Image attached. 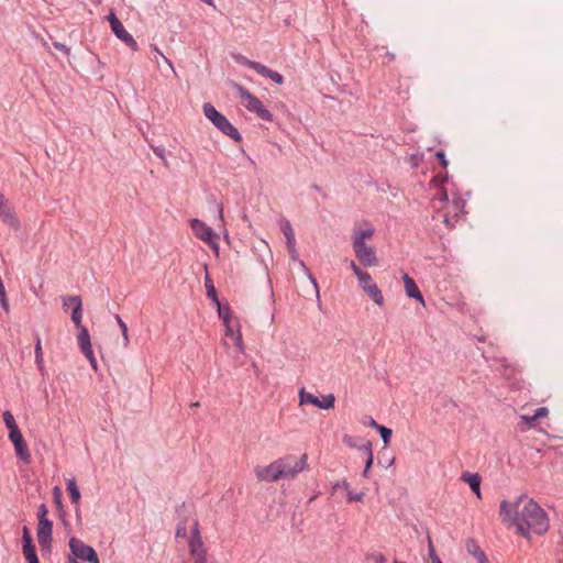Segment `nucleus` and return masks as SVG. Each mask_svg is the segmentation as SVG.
Instances as JSON below:
<instances>
[{"label": "nucleus", "instance_id": "nucleus-1", "mask_svg": "<svg viewBox=\"0 0 563 563\" xmlns=\"http://www.w3.org/2000/svg\"><path fill=\"white\" fill-rule=\"evenodd\" d=\"M499 516L504 522L516 526L526 538L530 532L542 534L549 529L545 511L531 498L520 496L515 503L503 500Z\"/></svg>", "mask_w": 563, "mask_h": 563}, {"label": "nucleus", "instance_id": "nucleus-2", "mask_svg": "<svg viewBox=\"0 0 563 563\" xmlns=\"http://www.w3.org/2000/svg\"><path fill=\"white\" fill-rule=\"evenodd\" d=\"M277 460L282 479L292 481L308 466V455L306 453L299 457L294 454H287Z\"/></svg>", "mask_w": 563, "mask_h": 563}, {"label": "nucleus", "instance_id": "nucleus-3", "mask_svg": "<svg viewBox=\"0 0 563 563\" xmlns=\"http://www.w3.org/2000/svg\"><path fill=\"white\" fill-rule=\"evenodd\" d=\"M202 110L205 117L210 120L220 132L235 142H240L242 140L240 132L211 103H205Z\"/></svg>", "mask_w": 563, "mask_h": 563}, {"label": "nucleus", "instance_id": "nucleus-4", "mask_svg": "<svg viewBox=\"0 0 563 563\" xmlns=\"http://www.w3.org/2000/svg\"><path fill=\"white\" fill-rule=\"evenodd\" d=\"M243 106L250 111L255 113L260 119L272 121L273 114L264 107V104L253 96L247 89L241 85H234Z\"/></svg>", "mask_w": 563, "mask_h": 563}, {"label": "nucleus", "instance_id": "nucleus-5", "mask_svg": "<svg viewBox=\"0 0 563 563\" xmlns=\"http://www.w3.org/2000/svg\"><path fill=\"white\" fill-rule=\"evenodd\" d=\"M190 228L194 231L195 235L206 242L216 253L219 255V235L214 232L212 228L207 225L203 221L199 219H192L190 221Z\"/></svg>", "mask_w": 563, "mask_h": 563}, {"label": "nucleus", "instance_id": "nucleus-6", "mask_svg": "<svg viewBox=\"0 0 563 563\" xmlns=\"http://www.w3.org/2000/svg\"><path fill=\"white\" fill-rule=\"evenodd\" d=\"M355 257L361 265L365 267H375L378 265V257L373 245L367 243L352 244Z\"/></svg>", "mask_w": 563, "mask_h": 563}, {"label": "nucleus", "instance_id": "nucleus-7", "mask_svg": "<svg viewBox=\"0 0 563 563\" xmlns=\"http://www.w3.org/2000/svg\"><path fill=\"white\" fill-rule=\"evenodd\" d=\"M224 330V341L223 344L227 349L230 347V344L233 346L232 356L235 360H239L240 356L244 353V345L242 342V336L239 330H234L231 325V322L223 323Z\"/></svg>", "mask_w": 563, "mask_h": 563}, {"label": "nucleus", "instance_id": "nucleus-8", "mask_svg": "<svg viewBox=\"0 0 563 563\" xmlns=\"http://www.w3.org/2000/svg\"><path fill=\"white\" fill-rule=\"evenodd\" d=\"M335 397L333 394H329L325 396H322L321 398L312 395L311 393H308L305 390V388H301L299 390V404L305 405L309 404L314 407H318L323 410H329L334 407Z\"/></svg>", "mask_w": 563, "mask_h": 563}, {"label": "nucleus", "instance_id": "nucleus-9", "mask_svg": "<svg viewBox=\"0 0 563 563\" xmlns=\"http://www.w3.org/2000/svg\"><path fill=\"white\" fill-rule=\"evenodd\" d=\"M108 21L110 23L111 31L114 33V35L120 38L122 42H124L131 49L137 51L139 45L136 41L133 38V36L125 30L121 21L117 18V15L111 12L108 15Z\"/></svg>", "mask_w": 563, "mask_h": 563}, {"label": "nucleus", "instance_id": "nucleus-10", "mask_svg": "<svg viewBox=\"0 0 563 563\" xmlns=\"http://www.w3.org/2000/svg\"><path fill=\"white\" fill-rule=\"evenodd\" d=\"M69 548L71 551V559H75L76 561L82 560V561H91V559L95 560V556L97 555L93 548L90 545L85 544L81 540L71 538L69 540Z\"/></svg>", "mask_w": 563, "mask_h": 563}, {"label": "nucleus", "instance_id": "nucleus-11", "mask_svg": "<svg viewBox=\"0 0 563 563\" xmlns=\"http://www.w3.org/2000/svg\"><path fill=\"white\" fill-rule=\"evenodd\" d=\"M279 229L285 236L287 250L291 260L297 257V244L292 225L288 219L282 217L278 221Z\"/></svg>", "mask_w": 563, "mask_h": 563}, {"label": "nucleus", "instance_id": "nucleus-12", "mask_svg": "<svg viewBox=\"0 0 563 563\" xmlns=\"http://www.w3.org/2000/svg\"><path fill=\"white\" fill-rule=\"evenodd\" d=\"M257 479L264 482H278L282 479L278 460H275L267 466L257 465L254 468Z\"/></svg>", "mask_w": 563, "mask_h": 563}, {"label": "nucleus", "instance_id": "nucleus-13", "mask_svg": "<svg viewBox=\"0 0 563 563\" xmlns=\"http://www.w3.org/2000/svg\"><path fill=\"white\" fill-rule=\"evenodd\" d=\"M189 550H190V554L194 558V560L202 559V558L207 556V551H206V548L201 540V536L199 533L197 522L194 523V527L191 529V536H190V540H189Z\"/></svg>", "mask_w": 563, "mask_h": 563}, {"label": "nucleus", "instance_id": "nucleus-14", "mask_svg": "<svg viewBox=\"0 0 563 563\" xmlns=\"http://www.w3.org/2000/svg\"><path fill=\"white\" fill-rule=\"evenodd\" d=\"M9 439L14 446L16 456L25 463L30 462L31 454L20 430L9 432Z\"/></svg>", "mask_w": 563, "mask_h": 563}, {"label": "nucleus", "instance_id": "nucleus-15", "mask_svg": "<svg viewBox=\"0 0 563 563\" xmlns=\"http://www.w3.org/2000/svg\"><path fill=\"white\" fill-rule=\"evenodd\" d=\"M375 234V228L367 222H363L360 224H356L351 234V243H366V240H369Z\"/></svg>", "mask_w": 563, "mask_h": 563}, {"label": "nucleus", "instance_id": "nucleus-16", "mask_svg": "<svg viewBox=\"0 0 563 563\" xmlns=\"http://www.w3.org/2000/svg\"><path fill=\"white\" fill-rule=\"evenodd\" d=\"M53 522L48 519L40 520L37 527V541L42 549L48 548L52 541Z\"/></svg>", "mask_w": 563, "mask_h": 563}, {"label": "nucleus", "instance_id": "nucleus-17", "mask_svg": "<svg viewBox=\"0 0 563 563\" xmlns=\"http://www.w3.org/2000/svg\"><path fill=\"white\" fill-rule=\"evenodd\" d=\"M402 279H404L405 290H406L407 296L409 298H413V299L420 301L422 305H424V299L422 297V294L420 292L415 280L408 274H405L402 276Z\"/></svg>", "mask_w": 563, "mask_h": 563}, {"label": "nucleus", "instance_id": "nucleus-18", "mask_svg": "<svg viewBox=\"0 0 563 563\" xmlns=\"http://www.w3.org/2000/svg\"><path fill=\"white\" fill-rule=\"evenodd\" d=\"M461 479L468 484L470 488L476 494L478 498L482 497L481 494V477L477 473H463Z\"/></svg>", "mask_w": 563, "mask_h": 563}, {"label": "nucleus", "instance_id": "nucleus-19", "mask_svg": "<svg viewBox=\"0 0 563 563\" xmlns=\"http://www.w3.org/2000/svg\"><path fill=\"white\" fill-rule=\"evenodd\" d=\"M0 218L10 227L18 229L20 227L19 219L16 218L14 211L12 208L8 206V202H5L0 208Z\"/></svg>", "mask_w": 563, "mask_h": 563}, {"label": "nucleus", "instance_id": "nucleus-20", "mask_svg": "<svg viewBox=\"0 0 563 563\" xmlns=\"http://www.w3.org/2000/svg\"><path fill=\"white\" fill-rule=\"evenodd\" d=\"M70 301L74 302V309L71 313V321L75 323L77 329L84 328L81 323L82 319V302L81 298L79 296H76L75 298L70 299Z\"/></svg>", "mask_w": 563, "mask_h": 563}, {"label": "nucleus", "instance_id": "nucleus-21", "mask_svg": "<svg viewBox=\"0 0 563 563\" xmlns=\"http://www.w3.org/2000/svg\"><path fill=\"white\" fill-rule=\"evenodd\" d=\"M253 66H254V70L257 74L272 79L274 82H276L278 85H282L284 82V77L279 73L269 69L265 65H253Z\"/></svg>", "mask_w": 563, "mask_h": 563}, {"label": "nucleus", "instance_id": "nucleus-22", "mask_svg": "<svg viewBox=\"0 0 563 563\" xmlns=\"http://www.w3.org/2000/svg\"><path fill=\"white\" fill-rule=\"evenodd\" d=\"M291 261L294 263H296L298 265V267L301 269V272L307 276V278L309 279V282L313 286V289H314L317 298H319L320 297V292H319V286H318L317 279L312 276V274L310 273L309 268L306 266L303 261L300 260L298 251H297L296 260H291Z\"/></svg>", "mask_w": 563, "mask_h": 563}, {"label": "nucleus", "instance_id": "nucleus-23", "mask_svg": "<svg viewBox=\"0 0 563 563\" xmlns=\"http://www.w3.org/2000/svg\"><path fill=\"white\" fill-rule=\"evenodd\" d=\"M77 340L81 353L92 350L90 335L86 327L78 329Z\"/></svg>", "mask_w": 563, "mask_h": 563}, {"label": "nucleus", "instance_id": "nucleus-24", "mask_svg": "<svg viewBox=\"0 0 563 563\" xmlns=\"http://www.w3.org/2000/svg\"><path fill=\"white\" fill-rule=\"evenodd\" d=\"M466 550L470 554H472L474 558H476L478 563H487L488 562L485 553L481 550V548L474 540L467 541Z\"/></svg>", "mask_w": 563, "mask_h": 563}, {"label": "nucleus", "instance_id": "nucleus-25", "mask_svg": "<svg viewBox=\"0 0 563 563\" xmlns=\"http://www.w3.org/2000/svg\"><path fill=\"white\" fill-rule=\"evenodd\" d=\"M66 490L69 494L71 504L75 505V506H78L81 495H80V492H79V488H78V486L76 484L75 478H69L67 481V483H66Z\"/></svg>", "mask_w": 563, "mask_h": 563}, {"label": "nucleus", "instance_id": "nucleus-26", "mask_svg": "<svg viewBox=\"0 0 563 563\" xmlns=\"http://www.w3.org/2000/svg\"><path fill=\"white\" fill-rule=\"evenodd\" d=\"M376 305H384V296L376 284L368 286L363 290Z\"/></svg>", "mask_w": 563, "mask_h": 563}, {"label": "nucleus", "instance_id": "nucleus-27", "mask_svg": "<svg viewBox=\"0 0 563 563\" xmlns=\"http://www.w3.org/2000/svg\"><path fill=\"white\" fill-rule=\"evenodd\" d=\"M34 353H35V363L37 365V368L41 373H44L45 367H44L42 344H41V339L38 336H36Z\"/></svg>", "mask_w": 563, "mask_h": 563}, {"label": "nucleus", "instance_id": "nucleus-28", "mask_svg": "<svg viewBox=\"0 0 563 563\" xmlns=\"http://www.w3.org/2000/svg\"><path fill=\"white\" fill-rule=\"evenodd\" d=\"M205 285H206L208 298H210L216 306H219V299H218V296H217V290H216V288H214V286L212 284V280H211V278L209 277L208 274H206V277H205Z\"/></svg>", "mask_w": 563, "mask_h": 563}, {"label": "nucleus", "instance_id": "nucleus-29", "mask_svg": "<svg viewBox=\"0 0 563 563\" xmlns=\"http://www.w3.org/2000/svg\"><path fill=\"white\" fill-rule=\"evenodd\" d=\"M357 282H358V285L360 287L362 288V290H365V288H367L368 286H373L374 284H376L371 274L367 273L366 271H363L361 272L357 276Z\"/></svg>", "mask_w": 563, "mask_h": 563}, {"label": "nucleus", "instance_id": "nucleus-30", "mask_svg": "<svg viewBox=\"0 0 563 563\" xmlns=\"http://www.w3.org/2000/svg\"><path fill=\"white\" fill-rule=\"evenodd\" d=\"M2 417H3L4 424L8 428L9 432H13V430L14 431L20 430L15 422L13 415L10 411H8V410L4 411Z\"/></svg>", "mask_w": 563, "mask_h": 563}, {"label": "nucleus", "instance_id": "nucleus-31", "mask_svg": "<svg viewBox=\"0 0 563 563\" xmlns=\"http://www.w3.org/2000/svg\"><path fill=\"white\" fill-rule=\"evenodd\" d=\"M24 558L27 563H40L36 556L35 547H22Z\"/></svg>", "mask_w": 563, "mask_h": 563}, {"label": "nucleus", "instance_id": "nucleus-32", "mask_svg": "<svg viewBox=\"0 0 563 563\" xmlns=\"http://www.w3.org/2000/svg\"><path fill=\"white\" fill-rule=\"evenodd\" d=\"M218 309V316L222 320L223 323L231 322V316H230V308L228 306L222 307L219 302V306H217Z\"/></svg>", "mask_w": 563, "mask_h": 563}, {"label": "nucleus", "instance_id": "nucleus-33", "mask_svg": "<svg viewBox=\"0 0 563 563\" xmlns=\"http://www.w3.org/2000/svg\"><path fill=\"white\" fill-rule=\"evenodd\" d=\"M115 320L122 331V336H123V343H124V346H128L129 344V335H128V327H126V323L122 320V318L117 314L115 316Z\"/></svg>", "mask_w": 563, "mask_h": 563}, {"label": "nucleus", "instance_id": "nucleus-34", "mask_svg": "<svg viewBox=\"0 0 563 563\" xmlns=\"http://www.w3.org/2000/svg\"><path fill=\"white\" fill-rule=\"evenodd\" d=\"M152 49L156 54L154 60L157 65H159V59L163 58L164 62L172 68V70H174L172 62L166 56H164V54L161 52V49L156 45H152Z\"/></svg>", "mask_w": 563, "mask_h": 563}, {"label": "nucleus", "instance_id": "nucleus-35", "mask_svg": "<svg viewBox=\"0 0 563 563\" xmlns=\"http://www.w3.org/2000/svg\"><path fill=\"white\" fill-rule=\"evenodd\" d=\"M377 431L380 433L382 440L387 445L391 438V430L385 426H380Z\"/></svg>", "mask_w": 563, "mask_h": 563}, {"label": "nucleus", "instance_id": "nucleus-36", "mask_svg": "<svg viewBox=\"0 0 563 563\" xmlns=\"http://www.w3.org/2000/svg\"><path fill=\"white\" fill-rule=\"evenodd\" d=\"M343 443L351 448V449H357L358 448V441L361 440L360 438H354V437H351V435H343Z\"/></svg>", "mask_w": 563, "mask_h": 563}, {"label": "nucleus", "instance_id": "nucleus-37", "mask_svg": "<svg viewBox=\"0 0 563 563\" xmlns=\"http://www.w3.org/2000/svg\"><path fill=\"white\" fill-rule=\"evenodd\" d=\"M347 496V501H362L364 498V493H354L350 489V487L345 490Z\"/></svg>", "mask_w": 563, "mask_h": 563}, {"label": "nucleus", "instance_id": "nucleus-38", "mask_svg": "<svg viewBox=\"0 0 563 563\" xmlns=\"http://www.w3.org/2000/svg\"><path fill=\"white\" fill-rule=\"evenodd\" d=\"M82 354H84V355L87 357V360L89 361L90 366H91V368L93 369V372H95V373H98L99 367H98V363H97V360H96V357H95L93 351H92V350H90V352H84Z\"/></svg>", "mask_w": 563, "mask_h": 563}, {"label": "nucleus", "instance_id": "nucleus-39", "mask_svg": "<svg viewBox=\"0 0 563 563\" xmlns=\"http://www.w3.org/2000/svg\"><path fill=\"white\" fill-rule=\"evenodd\" d=\"M235 60L239 63V64H242L246 67H250L252 69H254V66L253 65H261L260 63L257 62H253V60H250L247 59L246 57L242 56V55H238L235 56Z\"/></svg>", "mask_w": 563, "mask_h": 563}, {"label": "nucleus", "instance_id": "nucleus-40", "mask_svg": "<svg viewBox=\"0 0 563 563\" xmlns=\"http://www.w3.org/2000/svg\"><path fill=\"white\" fill-rule=\"evenodd\" d=\"M22 542L23 547H31L33 545L32 536L27 527L23 528V536H22Z\"/></svg>", "mask_w": 563, "mask_h": 563}, {"label": "nucleus", "instance_id": "nucleus-41", "mask_svg": "<svg viewBox=\"0 0 563 563\" xmlns=\"http://www.w3.org/2000/svg\"><path fill=\"white\" fill-rule=\"evenodd\" d=\"M368 560H371L373 563H386L387 562V559L384 554L382 553H372L367 556Z\"/></svg>", "mask_w": 563, "mask_h": 563}, {"label": "nucleus", "instance_id": "nucleus-42", "mask_svg": "<svg viewBox=\"0 0 563 563\" xmlns=\"http://www.w3.org/2000/svg\"><path fill=\"white\" fill-rule=\"evenodd\" d=\"M154 154L163 162H166V151L162 146H152Z\"/></svg>", "mask_w": 563, "mask_h": 563}, {"label": "nucleus", "instance_id": "nucleus-43", "mask_svg": "<svg viewBox=\"0 0 563 563\" xmlns=\"http://www.w3.org/2000/svg\"><path fill=\"white\" fill-rule=\"evenodd\" d=\"M254 250L257 252L267 251L268 253H271L268 243L263 239H261L258 244L254 246Z\"/></svg>", "mask_w": 563, "mask_h": 563}, {"label": "nucleus", "instance_id": "nucleus-44", "mask_svg": "<svg viewBox=\"0 0 563 563\" xmlns=\"http://www.w3.org/2000/svg\"><path fill=\"white\" fill-rule=\"evenodd\" d=\"M349 487H350V484L347 483V481L342 479L332 485V492H335L339 488H343L344 490H346Z\"/></svg>", "mask_w": 563, "mask_h": 563}, {"label": "nucleus", "instance_id": "nucleus-45", "mask_svg": "<svg viewBox=\"0 0 563 563\" xmlns=\"http://www.w3.org/2000/svg\"><path fill=\"white\" fill-rule=\"evenodd\" d=\"M357 449H358V450H361V451H363V452H365V453H366V455H367V457H368V456H373V451H372V444H371V442H368V441H367V442H365L364 444L358 445V448H357Z\"/></svg>", "mask_w": 563, "mask_h": 563}, {"label": "nucleus", "instance_id": "nucleus-46", "mask_svg": "<svg viewBox=\"0 0 563 563\" xmlns=\"http://www.w3.org/2000/svg\"><path fill=\"white\" fill-rule=\"evenodd\" d=\"M47 512H48L47 507L44 504L40 505L38 511H37L38 521L43 520V519H47Z\"/></svg>", "mask_w": 563, "mask_h": 563}, {"label": "nucleus", "instance_id": "nucleus-47", "mask_svg": "<svg viewBox=\"0 0 563 563\" xmlns=\"http://www.w3.org/2000/svg\"><path fill=\"white\" fill-rule=\"evenodd\" d=\"M520 419L529 427H531L533 422L537 420L534 418V415H522L520 416Z\"/></svg>", "mask_w": 563, "mask_h": 563}, {"label": "nucleus", "instance_id": "nucleus-48", "mask_svg": "<svg viewBox=\"0 0 563 563\" xmlns=\"http://www.w3.org/2000/svg\"><path fill=\"white\" fill-rule=\"evenodd\" d=\"M373 460H374V456H368L366 459V462H365V467H364V471H363V476L364 477H368V473H369V468L373 464Z\"/></svg>", "mask_w": 563, "mask_h": 563}, {"label": "nucleus", "instance_id": "nucleus-49", "mask_svg": "<svg viewBox=\"0 0 563 563\" xmlns=\"http://www.w3.org/2000/svg\"><path fill=\"white\" fill-rule=\"evenodd\" d=\"M534 418L538 420L539 418L545 417L548 415V409L545 407H540L534 411Z\"/></svg>", "mask_w": 563, "mask_h": 563}, {"label": "nucleus", "instance_id": "nucleus-50", "mask_svg": "<svg viewBox=\"0 0 563 563\" xmlns=\"http://www.w3.org/2000/svg\"><path fill=\"white\" fill-rule=\"evenodd\" d=\"M187 536V529L185 525H179L176 529V537L185 538Z\"/></svg>", "mask_w": 563, "mask_h": 563}, {"label": "nucleus", "instance_id": "nucleus-51", "mask_svg": "<svg viewBox=\"0 0 563 563\" xmlns=\"http://www.w3.org/2000/svg\"><path fill=\"white\" fill-rule=\"evenodd\" d=\"M53 45L56 49L64 52L66 55L69 54V48L66 45H64L59 42H54Z\"/></svg>", "mask_w": 563, "mask_h": 563}, {"label": "nucleus", "instance_id": "nucleus-52", "mask_svg": "<svg viewBox=\"0 0 563 563\" xmlns=\"http://www.w3.org/2000/svg\"><path fill=\"white\" fill-rule=\"evenodd\" d=\"M435 156L438 157V159L440 161V163H441V165L443 167L448 166V161H446L445 155H444V153L442 151L437 152Z\"/></svg>", "mask_w": 563, "mask_h": 563}, {"label": "nucleus", "instance_id": "nucleus-53", "mask_svg": "<svg viewBox=\"0 0 563 563\" xmlns=\"http://www.w3.org/2000/svg\"><path fill=\"white\" fill-rule=\"evenodd\" d=\"M350 268L353 271L355 276L363 272V269L354 261L350 262Z\"/></svg>", "mask_w": 563, "mask_h": 563}, {"label": "nucleus", "instance_id": "nucleus-54", "mask_svg": "<svg viewBox=\"0 0 563 563\" xmlns=\"http://www.w3.org/2000/svg\"><path fill=\"white\" fill-rule=\"evenodd\" d=\"M76 296H66L63 297V306L64 307H71L74 309V302L70 301V299L75 298Z\"/></svg>", "mask_w": 563, "mask_h": 563}, {"label": "nucleus", "instance_id": "nucleus-55", "mask_svg": "<svg viewBox=\"0 0 563 563\" xmlns=\"http://www.w3.org/2000/svg\"><path fill=\"white\" fill-rule=\"evenodd\" d=\"M430 556H431L432 563H442L441 560L439 559V556L435 555L433 549H431V551H430Z\"/></svg>", "mask_w": 563, "mask_h": 563}, {"label": "nucleus", "instance_id": "nucleus-56", "mask_svg": "<svg viewBox=\"0 0 563 563\" xmlns=\"http://www.w3.org/2000/svg\"><path fill=\"white\" fill-rule=\"evenodd\" d=\"M368 426L375 428L376 430L380 427L373 418H369Z\"/></svg>", "mask_w": 563, "mask_h": 563}, {"label": "nucleus", "instance_id": "nucleus-57", "mask_svg": "<svg viewBox=\"0 0 563 563\" xmlns=\"http://www.w3.org/2000/svg\"><path fill=\"white\" fill-rule=\"evenodd\" d=\"M53 492H54V495H55V497L57 499V504H60V499H59L60 489L58 487H55Z\"/></svg>", "mask_w": 563, "mask_h": 563}, {"label": "nucleus", "instance_id": "nucleus-58", "mask_svg": "<svg viewBox=\"0 0 563 563\" xmlns=\"http://www.w3.org/2000/svg\"><path fill=\"white\" fill-rule=\"evenodd\" d=\"M443 222L449 227V228H452L453 227V222L451 221V219L445 216L444 219H443Z\"/></svg>", "mask_w": 563, "mask_h": 563}, {"label": "nucleus", "instance_id": "nucleus-59", "mask_svg": "<svg viewBox=\"0 0 563 563\" xmlns=\"http://www.w3.org/2000/svg\"><path fill=\"white\" fill-rule=\"evenodd\" d=\"M218 217H219V220L222 221L223 220V209L222 207H218Z\"/></svg>", "mask_w": 563, "mask_h": 563}, {"label": "nucleus", "instance_id": "nucleus-60", "mask_svg": "<svg viewBox=\"0 0 563 563\" xmlns=\"http://www.w3.org/2000/svg\"><path fill=\"white\" fill-rule=\"evenodd\" d=\"M449 200V197H448V194L446 192H443L440 197V201L441 202H446Z\"/></svg>", "mask_w": 563, "mask_h": 563}, {"label": "nucleus", "instance_id": "nucleus-61", "mask_svg": "<svg viewBox=\"0 0 563 563\" xmlns=\"http://www.w3.org/2000/svg\"><path fill=\"white\" fill-rule=\"evenodd\" d=\"M8 202L4 195L0 192V208L5 203Z\"/></svg>", "mask_w": 563, "mask_h": 563}, {"label": "nucleus", "instance_id": "nucleus-62", "mask_svg": "<svg viewBox=\"0 0 563 563\" xmlns=\"http://www.w3.org/2000/svg\"><path fill=\"white\" fill-rule=\"evenodd\" d=\"M75 514H76L77 520H79L80 519V508H79V505L75 506Z\"/></svg>", "mask_w": 563, "mask_h": 563}, {"label": "nucleus", "instance_id": "nucleus-63", "mask_svg": "<svg viewBox=\"0 0 563 563\" xmlns=\"http://www.w3.org/2000/svg\"><path fill=\"white\" fill-rule=\"evenodd\" d=\"M194 563H207V556L202 559H196L194 560Z\"/></svg>", "mask_w": 563, "mask_h": 563}, {"label": "nucleus", "instance_id": "nucleus-64", "mask_svg": "<svg viewBox=\"0 0 563 563\" xmlns=\"http://www.w3.org/2000/svg\"><path fill=\"white\" fill-rule=\"evenodd\" d=\"M67 563H79V562L76 561L75 559H71V555H69Z\"/></svg>", "mask_w": 563, "mask_h": 563}]
</instances>
